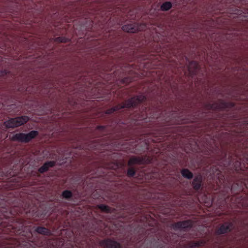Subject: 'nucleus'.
Masks as SVG:
<instances>
[{"label":"nucleus","mask_w":248,"mask_h":248,"mask_svg":"<svg viewBox=\"0 0 248 248\" xmlns=\"http://www.w3.org/2000/svg\"><path fill=\"white\" fill-rule=\"evenodd\" d=\"M146 160L144 158L140 157L133 156L131 157L128 161V165L131 166L134 164H144Z\"/></svg>","instance_id":"17"},{"label":"nucleus","mask_w":248,"mask_h":248,"mask_svg":"<svg viewBox=\"0 0 248 248\" xmlns=\"http://www.w3.org/2000/svg\"><path fill=\"white\" fill-rule=\"evenodd\" d=\"M166 241H168V242L169 241V239L168 238L166 239Z\"/></svg>","instance_id":"39"},{"label":"nucleus","mask_w":248,"mask_h":248,"mask_svg":"<svg viewBox=\"0 0 248 248\" xmlns=\"http://www.w3.org/2000/svg\"><path fill=\"white\" fill-rule=\"evenodd\" d=\"M145 28L144 25H139L138 23H133L123 26L122 30L129 33H135L138 31L143 30Z\"/></svg>","instance_id":"13"},{"label":"nucleus","mask_w":248,"mask_h":248,"mask_svg":"<svg viewBox=\"0 0 248 248\" xmlns=\"http://www.w3.org/2000/svg\"><path fill=\"white\" fill-rule=\"evenodd\" d=\"M56 165L55 161H49L45 162L43 166L40 167L38 170V172L40 173H44L46 172L49 168H52Z\"/></svg>","instance_id":"16"},{"label":"nucleus","mask_w":248,"mask_h":248,"mask_svg":"<svg viewBox=\"0 0 248 248\" xmlns=\"http://www.w3.org/2000/svg\"><path fill=\"white\" fill-rule=\"evenodd\" d=\"M235 107V103L232 102H226L221 100L219 102H214L213 103H206L205 104V108L208 111H219L225 109L232 108Z\"/></svg>","instance_id":"5"},{"label":"nucleus","mask_w":248,"mask_h":248,"mask_svg":"<svg viewBox=\"0 0 248 248\" xmlns=\"http://www.w3.org/2000/svg\"><path fill=\"white\" fill-rule=\"evenodd\" d=\"M196 144L198 146H199V145L198 144L197 142H196Z\"/></svg>","instance_id":"38"},{"label":"nucleus","mask_w":248,"mask_h":248,"mask_svg":"<svg viewBox=\"0 0 248 248\" xmlns=\"http://www.w3.org/2000/svg\"><path fill=\"white\" fill-rule=\"evenodd\" d=\"M244 233L245 237L248 236V222L244 223Z\"/></svg>","instance_id":"28"},{"label":"nucleus","mask_w":248,"mask_h":248,"mask_svg":"<svg viewBox=\"0 0 248 248\" xmlns=\"http://www.w3.org/2000/svg\"><path fill=\"white\" fill-rule=\"evenodd\" d=\"M56 40L62 43H66L69 41V39L64 37H59L56 38Z\"/></svg>","instance_id":"29"},{"label":"nucleus","mask_w":248,"mask_h":248,"mask_svg":"<svg viewBox=\"0 0 248 248\" xmlns=\"http://www.w3.org/2000/svg\"><path fill=\"white\" fill-rule=\"evenodd\" d=\"M205 242L203 240H200L197 241H192L189 243V247L191 248L199 247L205 245Z\"/></svg>","instance_id":"24"},{"label":"nucleus","mask_w":248,"mask_h":248,"mask_svg":"<svg viewBox=\"0 0 248 248\" xmlns=\"http://www.w3.org/2000/svg\"><path fill=\"white\" fill-rule=\"evenodd\" d=\"M99 244L104 248H122V245L112 238L103 239L100 242Z\"/></svg>","instance_id":"11"},{"label":"nucleus","mask_w":248,"mask_h":248,"mask_svg":"<svg viewBox=\"0 0 248 248\" xmlns=\"http://www.w3.org/2000/svg\"><path fill=\"white\" fill-rule=\"evenodd\" d=\"M0 104H3V102L2 101H0Z\"/></svg>","instance_id":"37"},{"label":"nucleus","mask_w":248,"mask_h":248,"mask_svg":"<svg viewBox=\"0 0 248 248\" xmlns=\"http://www.w3.org/2000/svg\"><path fill=\"white\" fill-rule=\"evenodd\" d=\"M140 112V115L137 116L138 121L155 122L158 127L159 134L162 135L161 137L163 135L169 136L170 135L167 134L173 132L174 130L172 129L173 127H170V125L194 122L199 118L197 112L192 114L189 109L183 108L180 110L179 108L168 112H160L156 108H150L146 102Z\"/></svg>","instance_id":"1"},{"label":"nucleus","mask_w":248,"mask_h":248,"mask_svg":"<svg viewBox=\"0 0 248 248\" xmlns=\"http://www.w3.org/2000/svg\"><path fill=\"white\" fill-rule=\"evenodd\" d=\"M123 209L128 213L130 216L139 213L140 212L141 210L140 208H137L136 205L131 201L128 202L127 203H124L123 204Z\"/></svg>","instance_id":"12"},{"label":"nucleus","mask_w":248,"mask_h":248,"mask_svg":"<svg viewBox=\"0 0 248 248\" xmlns=\"http://www.w3.org/2000/svg\"><path fill=\"white\" fill-rule=\"evenodd\" d=\"M150 148L149 140H143V138L134 141H129L124 144L120 145L115 147V149H126L127 151L131 153L136 154L140 152H145L149 150Z\"/></svg>","instance_id":"4"},{"label":"nucleus","mask_w":248,"mask_h":248,"mask_svg":"<svg viewBox=\"0 0 248 248\" xmlns=\"http://www.w3.org/2000/svg\"><path fill=\"white\" fill-rule=\"evenodd\" d=\"M158 140H159L158 141L160 142L161 141V139H157V140H155V139H153L152 140V141L154 142H157L158 141Z\"/></svg>","instance_id":"34"},{"label":"nucleus","mask_w":248,"mask_h":248,"mask_svg":"<svg viewBox=\"0 0 248 248\" xmlns=\"http://www.w3.org/2000/svg\"><path fill=\"white\" fill-rule=\"evenodd\" d=\"M97 207L103 212L106 213H109L111 212V208L108 205L100 204L97 205Z\"/></svg>","instance_id":"22"},{"label":"nucleus","mask_w":248,"mask_h":248,"mask_svg":"<svg viewBox=\"0 0 248 248\" xmlns=\"http://www.w3.org/2000/svg\"><path fill=\"white\" fill-rule=\"evenodd\" d=\"M147 98L143 95L134 96L125 100L122 104L106 110V114H111L114 112L122 109H125V116H128L131 119L138 121L137 116L140 115L141 110L143 108L146 102Z\"/></svg>","instance_id":"3"},{"label":"nucleus","mask_w":248,"mask_h":248,"mask_svg":"<svg viewBox=\"0 0 248 248\" xmlns=\"http://www.w3.org/2000/svg\"><path fill=\"white\" fill-rule=\"evenodd\" d=\"M29 120V118L27 116H22L16 118H11L4 123L7 128H15L21 126L26 123Z\"/></svg>","instance_id":"7"},{"label":"nucleus","mask_w":248,"mask_h":248,"mask_svg":"<svg viewBox=\"0 0 248 248\" xmlns=\"http://www.w3.org/2000/svg\"><path fill=\"white\" fill-rule=\"evenodd\" d=\"M227 192H231L232 193H238L241 191L243 189L242 185H239L236 183H233L232 184L231 183H229L227 184Z\"/></svg>","instance_id":"15"},{"label":"nucleus","mask_w":248,"mask_h":248,"mask_svg":"<svg viewBox=\"0 0 248 248\" xmlns=\"http://www.w3.org/2000/svg\"><path fill=\"white\" fill-rule=\"evenodd\" d=\"M62 195L63 198L69 200L73 197V193L69 190H65L62 192Z\"/></svg>","instance_id":"26"},{"label":"nucleus","mask_w":248,"mask_h":248,"mask_svg":"<svg viewBox=\"0 0 248 248\" xmlns=\"http://www.w3.org/2000/svg\"><path fill=\"white\" fill-rule=\"evenodd\" d=\"M38 135V132L32 130L27 134L19 133L14 134L11 138L13 141H17L21 142L28 143L31 140L34 139Z\"/></svg>","instance_id":"6"},{"label":"nucleus","mask_w":248,"mask_h":248,"mask_svg":"<svg viewBox=\"0 0 248 248\" xmlns=\"http://www.w3.org/2000/svg\"><path fill=\"white\" fill-rule=\"evenodd\" d=\"M136 172V171L134 168L130 167L127 170V175L129 177H133L135 175Z\"/></svg>","instance_id":"27"},{"label":"nucleus","mask_w":248,"mask_h":248,"mask_svg":"<svg viewBox=\"0 0 248 248\" xmlns=\"http://www.w3.org/2000/svg\"><path fill=\"white\" fill-rule=\"evenodd\" d=\"M245 159H246V163H248L247 162H248V157H246V156H245Z\"/></svg>","instance_id":"36"},{"label":"nucleus","mask_w":248,"mask_h":248,"mask_svg":"<svg viewBox=\"0 0 248 248\" xmlns=\"http://www.w3.org/2000/svg\"><path fill=\"white\" fill-rule=\"evenodd\" d=\"M52 87H54V86L51 85H50V87H46V90H47L48 89H50V88H52Z\"/></svg>","instance_id":"35"},{"label":"nucleus","mask_w":248,"mask_h":248,"mask_svg":"<svg viewBox=\"0 0 248 248\" xmlns=\"http://www.w3.org/2000/svg\"><path fill=\"white\" fill-rule=\"evenodd\" d=\"M172 227L174 230L190 229L192 227V223L189 220L178 221L173 224Z\"/></svg>","instance_id":"14"},{"label":"nucleus","mask_w":248,"mask_h":248,"mask_svg":"<svg viewBox=\"0 0 248 248\" xmlns=\"http://www.w3.org/2000/svg\"><path fill=\"white\" fill-rule=\"evenodd\" d=\"M116 154L115 153L112 154L111 155H109L108 158H112L113 157H115L116 156Z\"/></svg>","instance_id":"32"},{"label":"nucleus","mask_w":248,"mask_h":248,"mask_svg":"<svg viewBox=\"0 0 248 248\" xmlns=\"http://www.w3.org/2000/svg\"><path fill=\"white\" fill-rule=\"evenodd\" d=\"M123 81L124 83H127L128 82H131V80L127 78H125L123 80Z\"/></svg>","instance_id":"30"},{"label":"nucleus","mask_w":248,"mask_h":248,"mask_svg":"<svg viewBox=\"0 0 248 248\" xmlns=\"http://www.w3.org/2000/svg\"><path fill=\"white\" fill-rule=\"evenodd\" d=\"M181 173L184 178L187 179H191L193 177L192 172L187 169H183L181 171Z\"/></svg>","instance_id":"21"},{"label":"nucleus","mask_w":248,"mask_h":248,"mask_svg":"<svg viewBox=\"0 0 248 248\" xmlns=\"http://www.w3.org/2000/svg\"><path fill=\"white\" fill-rule=\"evenodd\" d=\"M96 132H99L98 137H102L108 133L107 125H99L97 126L95 129Z\"/></svg>","instance_id":"19"},{"label":"nucleus","mask_w":248,"mask_h":248,"mask_svg":"<svg viewBox=\"0 0 248 248\" xmlns=\"http://www.w3.org/2000/svg\"><path fill=\"white\" fill-rule=\"evenodd\" d=\"M172 7V3L170 1H166L162 4L160 6V10L162 11H167Z\"/></svg>","instance_id":"23"},{"label":"nucleus","mask_w":248,"mask_h":248,"mask_svg":"<svg viewBox=\"0 0 248 248\" xmlns=\"http://www.w3.org/2000/svg\"><path fill=\"white\" fill-rule=\"evenodd\" d=\"M35 232L39 234L45 235H49L50 234V231L44 227H36L35 229Z\"/></svg>","instance_id":"20"},{"label":"nucleus","mask_w":248,"mask_h":248,"mask_svg":"<svg viewBox=\"0 0 248 248\" xmlns=\"http://www.w3.org/2000/svg\"><path fill=\"white\" fill-rule=\"evenodd\" d=\"M234 228L232 222L226 221L219 224L216 228L215 232L217 235H221L231 232Z\"/></svg>","instance_id":"9"},{"label":"nucleus","mask_w":248,"mask_h":248,"mask_svg":"<svg viewBox=\"0 0 248 248\" xmlns=\"http://www.w3.org/2000/svg\"><path fill=\"white\" fill-rule=\"evenodd\" d=\"M5 206H7V203H5V205L3 206H2L1 204L0 203V208H3L1 211H4V209H5Z\"/></svg>","instance_id":"33"},{"label":"nucleus","mask_w":248,"mask_h":248,"mask_svg":"<svg viewBox=\"0 0 248 248\" xmlns=\"http://www.w3.org/2000/svg\"><path fill=\"white\" fill-rule=\"evenodd\" d=\"M244 122L243 126L246 128H248V121L247 120H245Z\"/></svg>","instance_id":"31"},{"label":"nucleus","mask_w":248,"mask_h":248,"mask_svg":"<svg viewBox=\"0 0 248 248\" xmlns=\"http://www.w3.org/2000/svg\"><path fill=\"white\" fill-rule=\"evenodd\" d=\"M11 75L10 72L7 69H4L0 71V78L7 79L8 77Z\"/></svg>","instance_id":"25"},{"label":"nucleus","mask_w":248,"mask_h":248,"mask_svg":"<svg viewBox=\"0 0 248 248\" xmlns=\"http://www.w3.org/2000/svg\"><path fill=\"white\" fill-rule=\"evenodd\" d=\"M202 178L201 175H198L195 177L192 182L193 188L197 191L199 190L202 185Z\"/></svg>","instance_id":"18"},{"label":"nucleus","mask_w":248,"mask_h":248,"mask_svg":"<svg viewBox=\"0 0 248 248\" xmlns=\"http://www.w3.org/2000/svg\"><path fill=\"white\" fill-rule=\"evenodd\" d=\"M186 59L187 63L186 65V70L187 71H185L184 74H186L187 72L191 77L197 75L200 69V65L198 62L195 61H189L186 57Z\"/></svg>","instance_id":"10"},{"label":"nucleus","mask_w":248,"mask_h":248,"mask_svg":"<svg viewBox=\"0 0 248 248\" xmlns=\"http://www.w3.org/2000/svg\"><path fill=\"white\" fill-rule=\"evenodd\" d=\"M113 143V142L110 140H108L106 141L95 140L90 143L89 148L93 150H102V149H108L109 146H111Z\"/></svg>","instance_id":"8"},{"label":"nucleus","mask_w":248,"mask_h":248,"mask_svg":"<svg viewBox=\"0 0 248 248\" xmlns=\"http://www.w3.org/2000/svg\"><path fill=\"white\" fill-rule=\"evenodd\" d=\"M205 140V141H204L203 146L204 149H208L207 153H205V154L208 155L210 154V152H213L214 149L220 150L221 153V156L218 157L217 159V164L210 168V172L211 175H212L214 177L222 180L225 185L226 181L225 178H227V177H225L223 173L226 172V170H228L231 167H233L234 170L237 172L243 170L241 158L237 155L228 152L223 147H219L216 143V140L213 137L208 136V138Z\"/></svg>","instance_id":"2"}]
</instances>
